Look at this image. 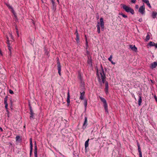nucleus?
Masks as SVG:
<instances>
[{
    "label": "nucleus",
    "mask_w": 157,
    "mask_h": 157,
    "mask_svg": "<svg viewBox=\"0 0 157 157\" xmlns=\"http://www.w3.org/2000/svg\"><path fill=\"white\" fill-rule=\"evenodd\" d=\"M35 157H37V154L34 155Z\"/></svg>",
    "instance_id": "3c124183"
},
{
    "label": "nucleus",
    "mask_w": 157,
    "mask_h": 157,
    "mask_svg": "<svg viewBox=\"0 0 157 157\" xmlns=\"http://www.w3.org/2000/svg\"><path fill=\"white\" fill-rule=\"evenodd\" d=\"M1 52V51L0 50V52Z\"/></svg>",
    "instance_id": "4d7b16f0"
},
{
    "label": "nucleus",
    "mask_w": 157,
    "mask_h": 157,
    "mask_svg": "<svg viewBox=\"0 0 157 157\" xmlns=\"http://www.w3.org/2000/svg\"><path fill=\"white\" fill-rule=\"evenodd\" d=\"M5 104V108L6 109V110H7V111H8V103H5L4 104Z\"/></svg>",
    "instance_id": "7c9ffc66"
},
{
    "label": "nucleus",
    "mask_w": 157,
    "mask_h": 157,
    "mask_svg": "<svg viewBox=\"0 0 157 157\" xmlns=\"http://www.w3.org/2000/svg\"><path fill=\"white\" fill-rule=\"evenodd\" d=\"M142 1L143 2L146 3V4H147L149 2L148 0H142Z\"/></svg>",
    "instance_id": "c756f323"
},
{
    "label": "nucleus",
    "mask_w": 157,
    "mask_h": 157,
    "mask_svg": "<svg viewBox=\"0 0 157 157\" xmlns=\"http://www.w3.org/2000/svg\"><path fill=\"white\" fill-rule=\"evenodd\" d=\"M9 93L11 94H13V91L11 90H9Z\"/></svg>",
    "instance_id": "e433bc0d"
},
{
    "label": "nucleus",
    "mask_w": 157,
    "mask_h": 157,
    "mask_svg": "<svg viewBox=\"0 0 157 157\" xmlns=\"http://www.w3.org/2000/svg\"><path fill=\"white\" fill-rule=\"evenodd\" d=\"M87 125V117H85L84 119V121L82 125V128L84 129L85 128Z\"/></svg>",
    "instance_id": "9d476101"
},
{
    "label": "nucleus",
    "mask_w": 157,
    "mask_h": 157,
    "mask_svg": "<svg viewBox=\"0 0 157 157\" xmlns=\"http://www.w3.org/2000/svg\"><path fill=\"white\" fill-rule=\"evenodd\" d=\"M15 29H16V31H17V30H18V29H17V26H15Z\"/></svg>",
    "instance_id": "a18cd8bd"
},
{
    "label": "nucleus",
    "mask_w": 157,
    "mask_h": 157,
    "mask_svg": "<svg viewBox=\"0 0 157 157\" xmlns=\"http://www.w3.org/2000/svg\"><path fill=\"white\" fill-rule=\"evenodd\" d=\"M10 41L9 40H8L7 42V43L8 44V45H10Z\"/></svg>",
    "instance_id": "ea45409f"
},
{
    "label": "nucleus",
    "mask_w": 157,
    "mask_h": 157,
    "mask_svg": "<svg viewBox=\"0 0 157 157\" xmlns=\"http://www.w3.org/2000/svg\"><path fill=\"white\" fill-rule=\"evenodd\" d=\"M89 139H88L85 142V148L88 147L89 146Z\"/></svg>",
    "instance_id": "412c9836"
},
{
    "label": "nucleus",
    "mask_w": 157,
    "mask_h": 157,
    "mask_svg": "<svg viewBox=\"0 0 157 157\" xmlns=\"http://www.w3.org/2000/svg\"><path fill=\"white\" fill-rule=\"evenodd\" d=\"M86 44H87V40H86Z\"/></svg>",
    "instance_id": "5fc2aeb1"
},
{
    "label": "nucleus",
    "mask_w": 157,
    "mask_h": 157,
    "mask_svg": "<svg viewBox=\"0 0 157 157\" xmlns=\"http://www.w3.org/2000/svg\"><path fill=\"white\" fill-rule=\"evenodd\" d=\"M75 34L76 35V40L77 42L78 43L80 41H79V35H78V31L77 30H76L75 32Z\"/></svg>",
    "instance_id": "4468645a"
},
{
    "label": "nucleus",
    "mask_w": 157,
    "mask_h": 157,
    "mask_svg": "<svg viewBox=\"0 0 157 157\" xmlns=\"http://www.w3.org/2000/svg\"><path fill=\"white\" fill-rule=\"evenodd\" d=\"M16 33L17 34V36L18 37H19V34L18 33V30H17V31H16Z\"/></svg>",
    "instance_id": "a19ab883"
},
{
    "label": "nucleus",
    "mask_w": 157,
    "mask_h": 157,
    "mask_svg": "<svg viewBox=\"0 0 157 157\" xmlns=\"http://www.w3.org/2000/svg\"><path fill=\"white\" fill-rule=\"evenodd\" d=\"M157 15V12H153L152 13V16L153 18H155Z\"/></svg>",
    "instance_id": "a211bd4d"
},
{
    "label": "nucleus",
    "mask_w": 157,
    "mask_h": 157,
    "mask_svg": "<svg viewBox=\"0 0 157 157\" xmlns=\"http://www.w3.org/2000/svg\"><path fill=\"white\" fill-rule=\"evenodd\" d=\"M57 151V152H58V153L62 157H65V156L63 155L61 153H60V152L59 151Z\"/></svg>",
    "instance_id": "72a5a7b5"
},
{
    "label": "nucleus",
    "mask_w": 157,
    "mask_h": 157,
    "mask_svg": "<svg viewBox=\"0 0 157 157\" xmlns=\"http://www.w3.org/2000/svg\"><path fill=\"white\" fill-rule=\"evenodd\" d=\"M148 45L150 47L154 46L155 45V44L153 42L150 41L148 44Z\"/></svg>",
    "instance_id": "6ab92c4d"
},
{
    "label": "nucleus",
    "mask_w": 157,
    "mask_h": 157,
    "mask_svg": "<svg viewBox=\"0 0 157 157\" xmlns=\"http://www.w3.org/2000/svg\"><path fill=\"white\" fill-rule=\"evenodd\" d=\"M145 7L143 5V6L140 7L139 9V12L140 13L144 15L145 13Z\"/></svg>",
    "instance_id": "423d86ee"
},
{
    "label": "nucleus",
    "mask_w": 157,
    "mask_h": 157,
    "mask_svg": "<svg viewBox=\"0 0 157 157\" xmlns=\"http://www.w3.org/2000/svg\"><path fill=\"white\" fill-rule=\"evenodd\" d=\"M85 94L84 92H83L82 93L81 92L80 96V99L81 100H83L84 99V96Z\"/></svg>",
    "instance_id": "f3484780"
},
{
    "label": "nucleus",
    "mask_w": 157,
    "mask_h": 157,
    "mask_svg": "<svg viewBox=\"0 0 157 157\" xmlns=\"http://www.w3.org/2000/svg\"><path fill=\"white\" fill-rule=\"evenodd\" d=\"M57 70L58 71V73L60 76L61 75V66L60 65V63L59 60H57Z\"/></svg>",
    "instance_id": "20e7f679"
},
{
    "label": "nucleus",
    "mask_w": 157,
    "mask_h": 157,
    "mask_svg": "<svg viewBox=\"0 0 157 157\" xmlns=\"http://www.w3.org/2000/svg\"><path fill=\"white\" fill-rule=\"evenodd\" d=\"M29 108L30 110V118L31 120H33L34 119V113L32 107L30 105H29Z\"/></svg>",
    "instance_id": "39448f33"
},
{
    "label": "nucleus",
    "mask_w": 157,
    "mask_h": 157,
    "mask_svg": "<svg viewBox=\"0 0 157 157\" xmlns=\"http://www.w3.org/2000/svg\"><path fill=\"white\" fill-rule=\"evenodd\" d=\"M34 155L37 154V146H34Z\"/></svg>",
    "instance_id": "a878e982"
},
{
    "label": "nucleus",
    "mask_w": 157,
    "mask_h": 157,
    "mask_svg": "<svg viewBox=\"0 0 157 157\" xmlns=\"http://www.w3.org/2000/svg\"><path fill=\"white\" fill-rule=\"evenodd\" d=\"M100 25L101 28V30L103 31L104 30V25L103 18L102 17L100 18Z\"/></svg>",
    "instance_id": "6e6552de"
},
{
    "label": "nucleus",
    "mask_w": 157,
    "mask_h": 157,
    "mask_svg": "<svg viewBox=\"0 0 157 157\" xmlns=\"http://www.w3.org/2000/svg\"><path fill=\"white\" fill-rule=\"evenodd\" d=\"M99 74L101 75L100 77L99 76L98 74V71L97 70V75H98V81L99 83L101 84L102 83H104L105 82L106 78L105 74V73L103 67L101 65V69L99 70Z\"/></svg>",
    "instance_id": "f257e3e1"
},
{
    "label": "nucleus",
    "mask_w": 157,
    "mask_h": 157,
    "mask_svg": "<svg viewBox=\"0 0 157 157\" xmlns=\"http://www.w3.org/2000/svg\"><path fill=\"white\" fill-rule=\"evenodd\" d=\"M105 93L106 94H107L108 93L109 90V83L107 81H105Z\"/></svg>",
    "instance_id": "9b49d317"
},
{
    "label": "nucleus",
    "mask_w": 157,
    "mask_h": 157,
    "mask_svg": "<svg viewBox=\"0 0 157 157\" xmlns=\"http://www.w3.org/2000/svg\"><path fill=\"white\" fill-rule=\"evenodd\" d=\"M119 15H121L122 16V17L124 18H127L128 17L127 16L124 14H123L122 13H119Z\"/></svg>",
    "instance_id": "cd10ccee"
},
{
    "label": "nucleus",
    "mask_w": 157,
    "mask_h": 157,
    "mask_svg": "<svg viewBox=\"0 0 157 157\" xmlns=\"http://www.w3.org/2000/svg\"><path fill=\"white\" fill-rule=\"evenodd\" d=\"M57 2H58V3H59V0H57Z\"/></svg>",
    "instance_id": "864d4df0"
},
{
    "label": "nucleus",
    "mask_w": 157,
    "mask_h": 157,
    "mask_svg": "<svg viewBox=\"0 0 157 157\" xmlns=\"http://www.w3.org/2000/svg\"><path fill=\"white\" fill-rule=\"evenodd\" d=\"M97 27V32L98 33H100V30L99 22L98 23Z\"/></svg>",
    "instance_id": "aec40b11"
},
{
    "label": "nucleus",
    "mask_w": 157,
    "mask_h": 157,
    "mask_svg": "<svg viewBox=\"0 0 157 157\" xmlns=\"http://www.w3.org/2000/svg\"><path fill=\"white\" fill-rule=\"evenodd\" d=\"M87 62L88 64L90 65H92V61L91 59H90L89 58H88Z\"/></svg>",
    "instance_id": "b1692460"
},
{
    "label": "nucleus",
    "mask_w": 157,
    "mask_h": 157,
    "mask_svg": "<svg viewBox=\"0 0 157 157\" xmlns=\"http://www.w3.org/2000/svg\"><path fill=\"white\" fill-rule=\"evenodd\" d=\"M122 7L126 12L130 13L132 14H133L134 13V10L129 6L123 4Z\"/></svg>",
    "instance_id": "f03ea898"
},
{
    "label": "nucleus",
    "mask_w": 157,
    "mask_h": 157,
    "mask_svg": "<svg viewBox=\"0 0 157 157\" xmlns=\"http://www.w3.org/2000/svg\"><path fill=\"white\" fill-rule=\"evenodd\" d=\"M111 62V63H112L113 64H115V63L113 62L112 61H110Z\"/></svg>",
    "instance_id": "09e8293b"
},
{
    "label": "nucleus",
    "mask_w": 157,
    "mask_h": 157,
    "mask_svg": "<svg viewBox=\"0 0 157 157\" xmlns=\"http://www.w3.org/2000/svg\"><path fill=\"white\" fill-rule=\"evenodd\" d=\"M150 36L149 34L148 33H147V35L146 36V39H145V40L146 41H148L150 39Z\"/></svg>",
    "instance_id": "393cba45"
},
{
    "label": "nucleus",
    "mask_w": 157,
    "mask_h": 157,
    "mask_svg": "<svg viewBox=\"0 0 157 157\" xmlns=\"http://www.w3.org/2000/svg\"><path fill=\"white\" fill-rule=\"evenodd\" d=\"M78 78L80 80L81 84H83L84 83L83 77L80 72L78 73Z\"/></svg>",
    "instance_id": "0eeeda50"
},
{
    "label": "nucleus",
    "mask_w": 157,
    "mask_h": 157,
    "mask_svg": "<svg viewBox=\"0 0 157 157\" xmlns=\"http://www.w3.org/2000/svg\"><path fill=\"white\" fill-rule=\"evenodd\" d=\"M86 53L87 55H89V52L88 51H86Z\"/></svg>",
    "instance_id": "49530a36"
},
{
    "label": "nucleus",
    "mask_w": 157,
    "mask_h": 157,
    "mask_svg": "<svg viewBox=\"0 0 157 157\" xmlns=\"http://www.w3.org/2000/svg\"><path fill=\"white\" fill-rule=\"evenodd\" d=\"M112 55H111L108 58L109 60L110 61H112Z\"/></svg>",
    "instance_id": "473e14b6"
},
{
    "label": "nucleus",
    "mask_w": 157,
    "mask_h": 157,
    "mask_svg": "<svg viewBox=\"0 0 157 157\" xmlns=\"http://www.w3.org/2000/svg\"><path fill=\"white\" fill-rule=\"evenodd\" d=\"M100 98L101 101L103 102L104 104L103 106L104 107V109L105 110V112L107 113H108V104L107 103L106 101L105 98H102L101 97H100Z\"/></svg>",
    "instance_id": "7ed1b4c3"
},
{
    "label": "nucleus",
    "mask_w": 157,
    "mask_h": 157,
    "mask_svg": "<svg viewBox=\"0 0 157 157\" xmlns=\"http://www.w3.org/2000/svg\"><path fill=\"white\" fill-rule=\"evenodd\" d=\"M11 36H12V34H10Z\"/></svg>",
    "instance_id": "6e6d98bb"
},
{
    "label": "nucleus",
    "mask_w": 157,
    "mask_h": 157,
    "mask_svg": "<svg viewBox=\"0 0 157 157\" xmlns=\"http://www.w3.org/2000/svg\"><path fill=\"white\" fill-rule=\"evenodd\" d=\"M51 0L52 3V4L54 8V7L55 5V2H54L53 0Z\"/></svg>",
    "instance_id": "2f4dec72"
},
{
    "label": "nucleus",
    "mask_w": 157,
    "mask_h": 157,
    "mask_svg": "<svg viewBox=\"0 0 157 157\" xmlns=\"http://www.w3.org/2000/svg\"><path fill=\"white\" fill-rule=\"evenodd\" d=\"M16 140L17 141H21V139L20 136H16Z\"/></svg>",
    "instance_id": "5701e85b"
},
{
    "label": "nucleus",
    "mask_w": 157,
    "mask_h": 157,
    "mask_svg": "<svg viewBox=\"0 0 157 157\" xmlns=\"http://www.w3.org/2000/svg\"><path fill=\"white\" fill-rule=\"evenodd\" d=\"M8 49L10 51V52H11V49H12V48L10 45H8Z\"/></svg>",
    "instance_id": "c9c22d12"
},
{
    "label": "nucleus",
    "mask_w": 157,
    "mask_h": 157,
    "mask_svg": "<svg viewBox=\"0 0 157 157\" xmlns=\"http://www.w3.org/2000/svg\"><path fill=\"white\" fill-rule=\"evenodd\" d=\"M154 98H155L156 101L157 102V97L156 96V95H155L154 96Z\"/></svg>",
    "instance_id": "79ce46f5"
},
{
    "label": "nucleus",
    "mask_w": 157,
    "mask_h": 157,
    "mask_svg": "<svg viewBox=\"0 0 157 157\" xmlns=\"http://www.w3.org/2000/svg\"><path fill=\"white\" fill-rule=\"evenodd\" d=\"M157 66V62H154L151 64V67L153 69L156 67Z\"/></svg>",
    "instance_id": "dca6fc26"
},
{
    "label": "nucleus",
    "mask_w": 157,
    "mask_h": 157,
    "mask_svg": "<svg viewBox=\"0 0 157 157\" xmlns=\"http://www.w3.org/2000/svg\"><path fill=\"white\" fill-rule=\"evenodd\" d=\"M34 145H35H35H36V146H37L36 144V142H35V144Z\"/></svg>",
    "instance_id": "603ef678"
},
{
    "label": "nucleus",
    "mask_w": 157,
    "mask_h": 157,
    "mask_svg": "<svg viewBox=\"0 0 157 157\" xmlns=\"http://www.w3.org/2000/svg\"><path fill=\"white\" fill-rule=\"evenodd\" d=\"M137 147H138V152H139V157H142L141 148H140V144H139L138 143H137Z\"/></svg>",
    "instance_id": "f8f14e48"
},
{
    "label": "nucleus",
    "mask_w": 157,
    "mask_h": 157,
    "mask_svg": "<svg viewBox=\"0 0 157 157\" xmlns=\"http://www.w3.org/2000/svg\"><path fill=\"white\" fill-rule=\"evenodd\" d=\"M136 0H131V2L133 3H135L136 2Z\"/></svg>",
    "instance_id": "4c0bfd02"
},
{
    "label": "nucleus",
    "mask_w": 157,
    "mask_h": 157,
    "mask_svg": "<svg viewBox=\"0 0 157 157\" xmlns=\"http://www.w3.org/2000/svg\"><path fill=\"white\" fill-rule=\"evenodd\" d=\"M139 6L138 5H136L135 6V8L136 9H137L138 8Z\"/></svg>",
    "instance_id": "37998d69"
},
{
    "label": "nucleus",
    "mask_w": 157,
    "mask_h": 157,
    "mask_svg": "<svg viewBox=\"0 0 157 157\" xmlns=\"http://www.w3.org/2000/svg\"><path fill=\"white\" fill-rule=\"evenodd\" d=\"M8 96H6L5 97V98L4 99V103H7V101L8 99Z\"/></svg>",
    "instance_id": "bb28decb"
},
{
    "label": "nucleus",
    "mask_w": 157,
    "mask_h": 157,
    "mask_svg": "<svg viewBox=\"0 0 157 157\" xmlns=\"http://www.w3.org/2000/svg\"><path fill=\"white\" fill-rule=\"evenodd\" d=\"M87 101L86 100H85L84 101V105L85 107L86 108V107L87 105Z\"/></svg>",
    "instance_id": "c85d7f7f"
},
{
    "label": "nucleus",
    "mask_w": 157,
    "mask_h": 157,
    "mask_svg": "<svg viewBox=\"0 0 157 157\" xmlns=\"http://www.w3.org/2000/svg\"><path fill=\"white\" fill-rule=\"evenodd\" d=\"M129 48L133 51L136 52L137 51V48L136 47L135 45H129Z\"/></svg>",
    "instance_id": "ddd939ff"
},
{
    "label": "nucleus",
    "mask_w": 157,
    "mask_h": 157,
    "mask_svg": "<svg viewBox=\"0 0 157 157\" xmlns=\"http://www.w3.org/2000/svg\"><path fill=\"white\" fill-rule=\"evenodd\" d=\"M139 98L138 100V105L140 106L141 105V103L142 102V98L141 96H139Z\"/></svg>",
    "instance_id": "4be33fe9"
},
{
    "label": "nucleus",
    "mask_w": 157,
    "mask_h": 157,
    "mask_svg": "<svg viewBox=\"0 0 157 157\" xmlns=\"http://www.w3.org/2000/svg\"><path fill=\"white\" fill-rule=\"evenodd\" d=\"M30 155L31 156L32 154L33 147L32 138L30 139Z\"/></svg>",
    "instance_id": "1a4fd4ad"
},
{
    "label": "nucleus",
    "mask_w": 157,
    "mask_h": 157,
    "mask_svg": "<svg viewBox=\"0 0 157 157\" xmlns=\"http://www.w3.org/2000/svg\"><path fill=\"white\" fill-rule=\"evenodd\" d=\"M0 130L2 131V132L3 131V130L1 128V127H0Z\"/></svg>",
    "instance_id": "8fccbe9b"
},
{
    "label": "nucleus",
    "mask_w": 157,
    "mask_h": 157,
    "mask_svg": "<svg viewBox=\"0 0 157 157\" xmlns=\"http://www.w3.org/2000/svg\"><path fill=\"white\" fill-rule=\"evenodd\" d=\"M147 6L149 7L150 8H151V6L149 2L148 3H147Z\"/></svg>",
    "instance_id": "58836bf2"
},
{
    "label": "nucleus",
    "mask_w": 157,
    "mask_h": 157,
    "mask_svg": "<svg viewBox=\"0 0 157 157\" xmlns=\"http://www.w3.org/2000/svg\"><path fill=\"white\" fill-rule=\"evenodd\" d=\"M142 21V19L141 18H140L139 20V21L140 22H141Z\"/></svg>",
    "instance_id": "c03bdc74"
},
{
    "label": "nucleus",
    "mask_w": 157,
    "mask_h": 157,
    "mask_svg": "<svg viewBox=\"0 0 157 157\" xmlns=\"http://www.w3.org/2000/svg\"><path fill=\"white\" fill-rule=\"evenodd\" d=\"M67 104L69 105L70 103V95L69 90L67 92Z\"/></svg>",
    "instance_id": "2eb2a0df"
},
{
    "label": "nucleus",
    "mask_w": 157,
    "mask_h": 157,
    "mask_svg": "<svg viewBox=\"0 0 157 157\" xmlns=\"http://www.w3.org/2000/svg\"><path fill=\"white\" fill-rule=\"evenodd\" d=\"M154 46L157 48V43L155 44V45Z\"/></svg>",
    "instance_id": "de8ad7c7"
},
{
    "label": "nucleus",
    "mask_w": 157,
    "mask_h": 157,
    "mask_svg": "<svg viewBox=\"0 0 157 157\" xmlns=\"http://www.w3.org/2000/svg\"><path fill=\"white\" fill-rule=\"evenodd\" d=\"M44 53H45V55H48V51L46 49H44Z\"/></svg>",
    "instance_id": "f704fd0d"
}]
</instances>
